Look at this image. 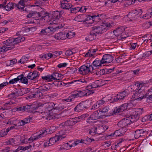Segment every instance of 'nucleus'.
I'll use <instances>...</instances> for the list:
<instances>
[{
	"instance_id": "nucleus-15",
	"label": "nucleus",
	"mask_w": 152,
	"mask_h": 152,
	"mask_svg": "<svg viewBox=\"0 0 152 152\" xmlns=\"http://www.w3.org/2000/svg\"><path fill=\"white\" fill-rule=\"evenodd\" d=\"M38 77L37 71H34L33 72H30L27 76L28 79L33 80V82L38 79Z\"/></svg>"
},
{
	"instance_id": "nucleus-23",
	"label": "nucleus",
	"mask_w": 152,
	"mask_h": 152,
	"mask_svg": "<svg viewBox=\"0 0 152 152\" xmlns=\"http://www.w3.org/2000/svg\"><path fill=\"white\" fill-rule=\"evenodd\" d=\"M43 13L42 12H41L40 13H39V12H32V14H33V17H32L33 18H38V17L42 16V18H44L46 16L48 13L47 12L45 13V14H46L45 15V16H42V14Z\"/></svg>"
},
{
	"instance_id": "nucleus-2",
	"label": "nucleus",
	"mask_w": 152,
	"mask_h": 152,
	"mask_svg": "<svg viewBox=\"0 0 152 152\" xmlns=\"http://www.w3.org/2000/svg\"><path fill=\"white\" fill-rule=\"evenodd\" d=\"M111 26L110 23H104L102 25L99 26H95L91 28L92 31H93L95 34H102L105 32L108 27H110Z\"/></svg>"
},
{
	"instance_id": "nucleus-31",
	"label": "nucleus",
	"mask_w": 152,
	"mask_h": 152,
	"mask_svg": "<svg viewBox=\"0 0 152 152\" xmlns=\"http://www.w3.org/2000/svg\"><path fill=\"white\" fill-rule=\"evenodd\" d=\"M148 94L147 93L145 94L144 96H141L139 97L138 98H136L135 99L136 100H138L139 101L141 100L142 99L144 98H146L147 99H149L151 100H152V94L151 95H149L148 96Z\"/></svg>"
},
{
	"instance_id": "nucleus-40",
	"label": "nucleus",
	"mask_w": 152,
	"mask_h": 152,
	"mask_svg": "<svg viewBox=\"0 0 152 152\" xmlns=\"http://www.w3.org/2000/svg\"><path fill=\"white\" fill-rule=\"evenodd\" d=\"M144 83H140L139 82H137L135 83L134 85L133 86V88H137V90H138V89H139L141 86H144Z\"/></svg>"
},
{
	"instance_id": "nucleus-47",
	"label": "nucleus",
	"mask_w": 152,
	"mask_h": 152,
	"mask_svg": "<svg viewBox=\"0 0 152 152\" xmlns=\"http://www.w3.org/2000/svg\"><path fill=\"white\" fill-rule=\"evenodd\" d=\"M19 75L17 77L13 79L10 80L9 83L10 84H14V83H17L18 81L20 80V78H19Z\"/></svg>"
},
{
	"instance_id": "nucleus-64",
	"label": "nucleus",
	"mask_w": 152,
	"mask_h": 152,
	"mask_svg": "<svg viewBox=\"0 0 152 152\" xmlns=\"http://www.w3.org/2000/svg\"><path fill=\"white\" fill-rule=\"evenodd\" d=\"M72 54V51L70 50H66L65 52V55L67 56H70Z\"/></svg>"
},
{
	"instance_id": "nucleus-25",
	"label": "nucleus",
	"mask_w": 152,
	"mask_h": 152,
	"mask_svg": "<svg viewBox=\"0 0 152 152\" xmlns=\"http://www.w3.org/2000/svg\"><path fill=\"white\" fill-rule=\"evenodd\" d=\"M110 81V80H100L96 81V84L98 87H100L105 84L107 83L108 81Z\"/></svg>"
},
{
	"instance_id": "nucleus-43",
	"label": "nucleus",
	"mask_w": 152,
	"mask_h": 152,
	"mask_svg": "<svg viewBox=\"0 0 152 152\" xmlns=\"http://www.w3.org/2000/svg\"><path fill=\"white\" fill-rule=\"evenodd\" d=\"M105 98L103 97L102 99L101 100L98 101L97 104L98 105V107H100L105 102H107V100L105 99Z\"/></svg>"
},
{
	"instance_id": "nucleus-1",
	"label": "nucleus",
	"mask_w": 152,
	"mask_h": 152,
	"mask_svg": "<svg viewBox=\"0 0 152 152\" xmlns=\"http://www.w3.org/2000/svg\"><path fill=\"white\" fill-rule=\"evenodd\" d=\"M31 147L32 146L31 145L25 147L23 146H20L15 150H11L9 147H7L2 150V152H29L31 150H27Z\"/></svg>"
},
{
	"instance_id": "nucleus-18",
	"label": "nucleus",
	"mask_w": 152,
	"mask_h": 152,
	"mask_svg": "<svg viewBox=\"0 0 152 152\" xmlns=\"http://www.w3.org/2000/svg\"><path fill=\"white\" fill-rule=\"evenodd\" d=\"M78 71L80 74L83 75H86L89 72L87 65H83L80 67Z\"/></svg>"
},
{
	"instance_id": "nucleus-38",
	"label": "nucleus",
	"mask_w": 152,
	"mask_h": 152,
	"mask_svg": "<svg viewBox=\"0 0 152 152\" xmlns=\"http://www.w3.org/2000/svg\"><path fill=\"white\" fill-rule=\"evenodd\" d=\"M12 47H6V46H3L2 47L0 48V53H4L8 50H10L12 49L13 46Z\"/></svg>"
},
{
	"instance_id": "nucleus-3",
	"label": "nucleus",
	"mask_w": 152,
	"mask_h": 152,
	"mask_svg": "<svg viewBox=\"0 0 152 152\" xmlns=\"http://www.w3.org/2000/svg\"><path fill=\"white\" fill-rule=\"evenodd\" d=\"M143 111V108H136L134 112L133 113V114L130 116L128 117L130 118L131 123L132 122L137 121L139 119L140 115L142 113Z\"/></svg>"
},
{
	"instance_id": "nucleus-32",
	"label": "nucleus",
	"mask_w": 152,
	"mask_h": 152,
	"mask_svg": "<svg viewBox=\"0 0 152 152\" xmlns=\"http://www.w3.org/2000/svg\"><path fill=\"white\" fill-rule=\"evenodd\" d=\"M30 107V105H27L19 107L18 110L20 111L23 112L24 111H28Z\"/></svg>"
},
{
	"instance_id": "nucleus-33",
	"label": "nucleus",
	"mask_w": 152,
	"mask_h": 152,
	"mask_svg": "<svg viewBox=\"0 0 152 152\" xmlns=\"http://www.w3.org/2000/svg\"><path fill=\"white\" fill-rule=\"evenodd\" d=\"M99 17V15L97 14V15H94L93 16H91L90 15H88V16H87V17L86 18V19H85V20H82L81 21V22L83 21V22H85L86 21H88L89 20H91V18H92V19L93 21H94L95 20V19L96 18H98Z\"/></svg>"
},
{
	"instance_id": "nucleus-22",
	"label": "nucleus",
	"mask_w": 152,
	"mask_h": 152,
	"mask_svg": "<svg viewBox=\"0 0 152 152\" xmlns=\"http://www.w3.org/2000/svg\"><path fill=\"white\" fill-rule=\"evenodd\" d=\"M125 31L124 28L123 27H119L116 30L113 31L114 34L116 36H118L122 34L123 31Z\"/></svg>"
},
{
	"instance_id": "nucleus-16",
	"label": "nucleus",
	"mask_w": 152,
	"mask_h": 152,
	"mask_svg": "<svg viewBox=\"0 0 152 152\" xmlns=\"http://www.w3.org/2000/svg\"><path fill=\"white\" fill-rule=\"evenodd\" d=\"M61 7L65 9H71L72 6V4L66 0H62L61 1Z\"/></svg>"
},
{
	"instance_id": "nucleus-8",
	"label": "nucleus",
	"mask_w": 152,
	"mask_h": 152,
	"mask_svg": "<svg viewBox=\"0 0 152 152\" xmlns=\"http://www.w3.org/2000/svg\"><path fill=\"white\" fill-rule=\"evenodd\" d=\"M130 118L126 117L121 120L118 123L119 127L124 128L130 124H131Z\"/></svg>"
},
{
	"instance_id": "nucleus-27",
	"label": "nucleus",
	"mask_w": 152,
	"mask_h": 152,
	"mask_svg": "<svg viewBox=\"0 0 152 152\" xmlns=\"http://www.w3.org/2000/svg\"><path fill=\"white\" fill-rule=\"evenodd\" d=\"M86 83V82L85 81L84 79H80L79 80H75L74 81H72L71 82H69L67 84H74V85H76V84L81 85H83V83Z\"/></svg>"
},
{
	"instance_id": "nucleus-24",
	"label": "nucleus",
	"mask_w": 152,
	"mask_h": 152,
	"mask_svg": "<svg viewBox=\"0 0 152 152\" xmlns=\"http://www.w3.org/2000/svg\"><path fill=\"white\" fill-rule=\"evenodd\" d=\"M15 3L10 2L6 5L4 6V9L7 11L12 10L14 7Z\"/></svg>"
},
{
	"instance_id": "nucleus-7",
	"label": "nucleus",
	"mask_w": 152,
	"mask_h": 152,
	"mask_svg": "<svg viewBox=\"0 0 152 152\" xmlns=\"http://www.w3.org/2000/svg\"><path fill=\"white\" fill-rule=\"evenodd\" d=\"M88 108V106L86 104V102L82 101L78 104L74 108L76 112L81 111Z\"/></svg>"
},
{
	"instance_id": "nucleus-28",
	"label": "nucleus",
	"mask_w": 152,
	"mask_h": 152,
	"mask_svg": "<svg viewBox=\"0 0 152 152\" xmlns=\"http://www.w3.org/2000/svg\"><path fill=\"white\" fill-rule=\"evenodd\" d=\"M41 78L44 80H46L48 82L52 81L53 79H55L51 75H49L45 76H42Z\"/></svg>"
},
{
	"instance_id": "nucleus-17",
	"label": "nucleus",
	"mask_w": 152,
	"mask_h": 152,
	"mask_svg": "<svg viewBox=\"0 0 152 152\" xmlns=\"http://www.w3.org/2000/svg\"><path fill=\"white\" fill-rule=\"evenodd\" d=\"M14 38H12L10 37L6 41H4V43L6 45V47H12V46H13L12 49L14 48L15 47V45H14Z\"/></svg>"
},
{
	"instance_id": "nucleus-54",
	"label": "nucleus",
	"mask_w": 152,
	"mask_h": 152,
	"mask_svg": "<svg viewBox=\"0 0 152 152\" xmlns=\"http://www.w3.org/2000/svg\"><path fill=\"white\" fill-rule=\"evenodd\" d=\"M56 142L55 137H52L49 139L48 145L51 146Z\"/></svg>"
},
{
	"instance_id": "nucleus-41",
	"label": "nucleus",
	"mask_w": 152,
	"mask_h": 152,
	"mask_svg": "<svg viewBox=\"0 0 152 152\" xmlns=\"http://www.w3.org/2000/svg\"><path fill=\"white\" fill-rule=\"evenodd\" d=\"M102 62L103 61L102 60L101 61H94L92 63V64L94 66H101L102 64H104L103 63H102L103 62Z\"/></svg>"
},
{
	"instance_id": "nucleus-20",
	"label": "nucleus",
	"mask_w": 152,
	"mask_h": 152,
	"mask_svg": "<svg viewBox=\"0 0 152 152\" xmlns=\"http://www.w3.org/2000/svg\"><path fill=\"white\" fill-rule=\"evenodd\" d=\"M51 75L53 77V78H55L53 79V80H56V81H54L53 82V83L56 86H58L59 84L58 83L60 82L59 81H56L60 80V78H58V77L59 75V73L56 72H54Z\"/></svg>"
},
{
	"instance_id": "nucleus-56",
	"label": "nucleus",
	"mask_w": 152,
	"mask_h": 152,
	"mask_svg": "<svg viewBox=\"0 0 152 152\" xmlns=\"http://www.w3.org/2000/svg\"><path fill=\"white\" fill-rule=\"evenodd\" d=\"M121 110L123 112L127 109V105L126 104H122L120 106Z\"/></svg>"
},
{
	"instance_id": "nucleus-52",
	"label": "nucleus",
	"mask_w": 152,
	"mask_h": 152,
	"mask_svg": "<svg viewBox=\"0 0 152 152\" xmlns=\"http://www.w3.org/2000/svg\"><path fill=\"white\" fill-rule=\"evenodd\" d=\"M97 75H101L105 74V69H102L99 71H97L96 72Z\"/></svg>"
},
{
	"instance_id": "nucleus-14",
	"label": "nucleus",
	"mask_w": 152,
	"mask_h": 152,
	"mask_svg": "<svg viewBox=\"0 0 152 152\" xmlns=\"http://www.w3.org/2000/svg\"><path fill=\"white\" fill-rule=\"evenodd\" d=\"M147 131L145 129H137L135 131L134 137L138 138L141 136H143L146 133Z\"/></svg>"
},
{
	"instance_id": "nucleus-51",
	"label": "nucleus",
	"mask_w": 152,
	"mask_h": 152,
	"mask_svg": "<svg viewBox=\"0 0 152 152\" xmlns=\"http://www.w3.org/2000/svg\"><path fill=\"white\" fill-rule=\"evenodd\" d=\"M50 104L48 105V106L47 107V110L49 111V113L50 114L51 112H52V115H53V113H55V109H53V106H49Z\"/></svg>"
},
{
	"instance_id": "nucleus-45",
	"label": "nucleus",
	"mask_w": 152,
	"mask_h": 152,
	"mask_svg": "<svg viewBox=\"0 0 152 152\" xmlns=\"http://www.w3.org/2000/svg\"><path fill=\"white\" fill-rule=\"evenodd\" d=\"M97 128L94 127L90 129L89 131V134L92 135H94L96 134H98L96 132L97 131Z\"/></svg>"
},
{
	"instance_id": "nucleus-60",
	"label": "nucleus",
	"mask_w": 152,
	"mask_h": 152,
	"mask_svg": "<svg viewBox=\"0 0 152 152\" xmlns=\"http://www.w3.org/2000/svg\"><path fill=\"white\" fill-rule=\"evenodd\" d=\"M72 119L75 124L81 121L80 118V117H79V116L74 118H72Z\"/></svg>"
},
{
	"instance_id": "nucleus-49",
	"label": "nucleus",
	"mask_w": 152,
	"mask_h": 152,
	"mask_svg": "<svg viewBox=\"0 0 152 152\" xmlns=\"http://www.w3.org/2000/svg\"><path fill=\"white\" fill-rule=\"evenodd\" d=\"M87 87L89 89H91L98 88V87L96 84V81L95 82L93 83L91 85L87 86Z\"/></svg>"
},
{
	"instance_id": "nucleus-6",
	"label": "nucleus",
	"mask_w": 152,
	"mask_h": 152,
	"mask_svg": "<svg viewBox=\"0 0 152 152\" xmlns=\"http://www.w3.org/2000/svg\"><path fill=\"white\" fill-rule=\"evenodd\" d=\"M49 106H53V109H55V113H53V115H55L54 117L57 118H58V116H61V114L59 113L57 114V113H56V111L58 112L62 110L64 108V107L63 106H61V105H57V104H54L53 102H51L50 103Z\"/></svg>"
},
{
	"instance_id": "nucleus-61",
	"label": "nucleus",
	"mask_w": 152,
	"mask_h": 152,
	"mask_svg": "<svg viewBox=\"0 0 152 152\" xmlns=\"http://www.w3.org/2000/svg\"><path fill=\"white\" fill-rule=\"evenodd\" d=\"M53 55L51 53H47L45 56V58L46 59H49L53 57Z\"/></svg>"
},
{
	"instance_id": "nucleus-13",
	"label": "nucleus",
	"mask_w": 152,
	"mask_h": 152,
	"mask_svg": "<svg viewBox=\"0 0 152 152\" xmlns=\"http://www.w3.org/2000/svg\"><path fill=\"white\" fill-rule=\"evenodd\" d=\"M50 89V87L46 84H44L40 86L38 88H36V89H38L39 91H40L43 95L47 94L48 91Z\"/></svg>"
},
{
	"instance_id": "nucleus-10",
	"label": "nucleus",
	"mask_w": 152,
	"mask_h": 152,
	"mask_svg": "<svg viewBox=\"0 0 152 152\" xmlns=\"http://www.w3.org/2000/svg\"><path fill=\"white\" fill-rule=\"evenodd\" d=\"M104 64L110 63L113 60V56L110 54H107L104 55L102 58Z\"/></svg>"
},
{
	"instance_id": "nucleus-12",
	"label": "nucleus",
	"mask_w": 152,
	"mask_h": 152,
	"mask_svg": "<svg viewBox=\"0 0 152 152\" xmlns=\"http://www.w3.org/2000/svg\"><path fill=\"white\" fill-rule=\"evenodd\" d=\"M97 120L99 118H103V115L101 114L99 110L95 111L88 118V120Z\"/></svg>"
},
{
	"instance_id": "nucleus-44",
	"label": "nucleus",
	"mask_w": 152,
	"mask_h": 152,
	"mask_svg": "<svg viewBox=\"0 0 152 152\" xmlns=\"http://www.w3.org/2000/svg\"><path fill=\"white\" fill-rule=\"evenodd\" d=\"M83 143L88 145L91 142V138L86 137H85L84 139H83Z\"/></svg>"
},
{
	"instance_id": "nucleus-5",
	"label": "nucleus",
	"mask_w": 152,
	"mask_h": 152,
	"mask_svg": "<svg viewBox=\"0 0 152 152\" xmlns=\"http://www.w3.org/2000/svg\"><path fill=\"white\" fill-rule=\"evenodd\" d=\"M129 94L128 90L125 89L123 91L118 92L116 96L114 97L112 102H117L119 100L123 99L125 97L127 96Z\"/></svg>"
},
{
	"instance_id": "nucleus-34",
	"label": "nucleus",
	"mask_w": 152,
	"mask_h": 152,
	"mask_svg": "<svg viewBox=\"0 0 152 152\" xmlns=\"http://www.w3.org/2000/svg\"><path fill=\"white\" fill-rule=\"evenodd\" d=\"M109 108L107 107H105L102 109H100L99 110V111L100 113L103 115V118L104 116H105L104 114L107 112Z\"/></svg>"
},
{
	"instance_id": "nucleus-21",
	"label": "nucleus",
	"mask_w": 152,
	"mask_h": 152,
	"mask_svg": "<svg viewBox=\"0 0 152 152\" xmlns=\"http://www.w3.org/2000/svg\"><path fill=\"white\" fill-rule=\"evenodd\" d=\"M96 35L93 31H91L90 32V34L85 38V39L87 41H92L96 38Z\"/></svg>"
},
{
	"instance_id": "nucleus-62",
	"label": "nucleus",
	"mask_w": 152,
	"mask_h": 152,
	"mask_svg": "<svg viewBox=\"0 0 152 152\" xmlns=\"http://www.w3.org/2000/svg\"><path fill=\"white\" fill-rule=\"evenodd\" d=\"M122 134L120 133L119 130L115 131L114 133L113 134V135H115V136H121Z\"/></svg>"
},
{
	"instance_id": "nucleus-4",
	"label": "nucleus",
	"mask_w": 152,
	"mask_h": 152,
	"mask_svg": "<svg viewBox=\"0 0 152 152\" xmlns=\"http://www.w3.org/2000/svg\"><path fill=\"white\" fill-rule=\"evenodd\" d=\"M142 13V11L141 9L138 10H133L131 12L127 15V16L130 21L135 20L137 17L140 16Z\"/></svg>"
},
{
	"instance_id": "nucleus-35",
	"label": "nucleus",
	"mask_w": 152,
	"mask_h": 152,
	"mask_svg": "<svg viewBox=\"0 0 152 152\" xmlns=\"http://www.w3.org/2000/svg\"><path fill=\"white\" fill-rule=\"evenodd\" d=\"M77 92L78 94L77 95H78V97H82L86 96H87V92L85 91V89L82 91H77Z\"/></svg>"
},
{
	"instance_id": "nucleus-30",
	"label": "nucleus",
	"mask_w": 152,
	"mask_h": 152,
	"mask_svg": "<svg viewBox=\"0 0 152 152\" xmlns=\"http://www.w3.org/2000/svg\"><path fill=\"white\" fill-rule=\"evenodd\" d=\"M52 17L54 19H58L61 16V13L57 11L53 12L52 14Z\"/></svg>"
},
{
	"instance_id": "nucleus-53",
	"label": "nucleus",
	"mask_w": 152,
	"mask_h": 152,
	"mask_svg": "<svg viewBox=\"0 0 152 152\" xmlns=\"http://www.w3.org/2000/svg\"><path fill=\"white\" fill-rule=\"evenodd\" d=\"M64 135H60V136H56L54 137L56 142H57L58 141L61 140L62 139H64L65 137Z\"/></svg>"
},
{
	"instance_id": "nucleus-58",
	"label": "nucleus",
	"mask_w": 152,
	"mask_h": 152,
	"mask_svg": "<svg viewBox=\"0 0 152 152\" xmlns=\"http://www.w3.org/2000/svg\"><path fill=\"white\" fill-rule=\"evenodd\" d=\"M15 104V102H13L11 101H10V102L5 103L4 104V105L6 107H10L11 108V106H9L10 105Z\"/></svg>"
},
{
	"instance_id": "nucleus-46",
	"label": "nucleus",
	"mask_w": 152,
	"mask_h": 152,
	"mask_svg": "<svg viewBox=\"0 0 152 152\" xmlns=\"http://www.w3.org/2000/svg\"><path fill=\"white\" fill-rule=\"evenodd\" d=\"M97 133L99 134H102L105 131V130L103 126L98 127L97 128Z\"/></svg>"
},
{
	"instance_id": "nucleus-42",
	"label": "nucleus",
	"mask_w": 152,
	"mask_h": 152,
	"mask_svg": "<svg viewBox=\"0 0 152 152\" xmlns=\"http://www.w3.org/2000/svg\"><path fill=\"white\" fill-rule=\"evenodd\" d=\"M82 11V8H80L79 7L72 8L70 9V11L71 13H76L78 12H81Z\"/></svg>"
},
{
	"instance_id": "nucleus-39",
	"label": "nucleus",
	"mask_w": 152,
	"mask_h": 152,
	"mask_svg": "<svg viewBox=\"0 0 152 152\" xmlns=\"http://www.w3.org/2000/svg\"><path fill=\"white\" fill-rule=\"evenodd\" d=\"M65 124L67 126H73L75 124L72 118L67 120L65 122Z\"/></svg>"
},
{
	"instance_id": "nucleus-36",
	"label": "nucleus",
	"mask_w": 152,
	"mask_h": 152,
	"mask_svg": "<svg viewBox=\"0 0 152 152\" xmlns=\"http://www.w3.org/2000/svg\"><path fill=\"white\" fill-rule=\"evenodd\" d=\"M9 132V130L7 129H3L2 130L0 131V137H4L7 135L8 132Z\"/></svg>"
},
{
	"instance_id": "nucleus-50",
	"label": "nucleus",
	"mask_w": 152,
	"mask_h": 152,
	"mask_svg": "<svg viewBox=\"0 0 152 152\" xmlns=\"http://www.w3.org/2000/svg\"><path fill=\"white\" fill-rule=\"evenodd\" d=\"M71 95L70 96V97H72L71 98H72V100H73L76 97H77V96H78V95H77L78 94L77 91H73Z\"/></svg>"
},
{
	"instance_id": "nucleus-19",
	"label": "nucleus",
	"mask_w": 152,
	"mask_h": 152,
	"mask_svg": "<svg viewBox=\"0 0 152 152\" xmlns=\"http://www.w3.org/2000/svg\"><path fill=\"white\" fill-rule=\"evenodd\" d=\"M43 105L42 104H38L37 105H30V108L29 109L28 111L32 113H34L35 112H39L37 110H38V109L39 107H42Z\"/></svg>"
},
{
	"instance_id": "nucleus-57",
	"label": "nucleus",
	"mask_w": 152,
	"mask_h": 152,
	"mask_svg": "<svg viewBox=\"0 0 152 152\" xmlns=\"http://www.w3.org/2000/svg\"><path fill=\"white\" fill-rule=\"evenodd\" d=\"M16 94H15V92H12L10 94H9L7 97H10V98L12 99H13L14 98H16V97H17L16 96Z\"/></svg>"
},
{
	"instance_id": "nucleus-55",
	"label": "nucleus",
	"mask_w": 152,
	"mask_h": 152,
	"mask_svg": "<svg viewBox=\"0 0 152 152\" xmlns=\"http://www.w3.org/2000/svg\"><path fill=\"white\" fill-rule=\"evenodd\" d=\"M44 133L45 132H43L41 134H39L37 136L34 137V138H32L31 139V140H32V141H33L35 140H37V139H38V138H39L40 137H44Z\"/></svg>"
},
{
	"instance_id": "nucleus-29",
	"label": "nucleus",
	"mask_w": 152,
	"mask_h": 152,
	"mask_svg": "<svg viewBox=\"0 0 152 152\" xmlns=\"http://www.w3.org/2000/svg\"><path fill=\"white\" fill-rule=\"evenodd\" d=\"M19 77H20L19 78H20V80L21 83L26 84H28V79L27 78L24 77L23 74L19 75Z\"/></svg>"
},
{
	"instance_id": "nucleus-9",
	"label": "nucleus",
	"mask_w": 152,
	"mask_h": 152,
	"mask_svg": "<svg viewBox=\"0 0 152 152\" xmlns=\"http://www.w3.org/2000/svg\"><path fill=\"white\" fill-rule=\"evenodd\" d=\"M68 33L65 32H60L56 34L54 36V37L58 40H64L69 37Z\"/></svg>"
},
{
	"instance_id": "nucleus-63",
	"label": "nucleus",
	"mask_w": 152,
	"mask_h": 152,
	"mask_svg": "<svg viewBox=\"0 0 152 152\" xmlns=\"http://www.w3.org/2000/svg\"><path fill=\"white\" fill-rule=\"evenodd\" d=\"M67 65L68 64L66 63H61L58 65V67L59 68H61L62 67H66Z\"/></svg>"
},
{
	"instance_id": "nucleus-48",
	"label": "nucleus",
	"mask_w": 152,
	"mask_h": 152,
	"mask_svg": "<svg viewBox=\"0 0 152 152\" xmlns=\"http://www.w3.org/2000/svg\"><path fill=\"white\" fill-rule=\"evenodd\" d=\"M92 64H91V63H87V66L88 67L89 72H92L93 70L95 69Z\"/></svg>"
},
{
	"instance_id": "nucleus-11",
	"label": "nucleus",
	"mask_w": 152,
	"mask_h": 152,
	"mask_svg": "<svg viewBox=\"0 0 152 152\" xmlns=\"http://www.w3.org/2000/svg\"><path fill=\"white\" fill-rule=\"evenodd\" d=\"M145 87L144 86H141L138 90L136 91L135 93L132 96V98L134 99V100H136L135 99L136 98H138V97L140 96V95L144 96V94H145V91L144 90Z\"/></svg>"
},
{
	"instance_id": "nucleus-59",
	"label": "nucleus",
	"mask_w": 152,
	"mask_h": 152,
	"mask_svg": "<svg viewBox=\"0 0 152 152\" xmlns=\"http://www.w3.org/2000/svg\"><path fill=\"white\" fill-rule=\"evenodd\" d=\"M26 59H28V58L26 57L25 56H23L22 58L20 59V60H19L18 61V63H22V62L23 64H24L25 63H26V61H24V60H25L26 59Z\"/></svg>"
},
{
	"instance_id": "nucleus-37",
	"label": "nucleus",
	"mask_w": 152,
	"mask_h": 152,
	"mask_svg": "<svg viewBox=\"0 0 152 152\" xmlns=\"http://www.w3.org/2000/svg\"><path fill=\"white\" fill-rule=\"evenodd\" d=\"M24 90V89L22 90L21 89H16L15 92V94H16V96L17 97L19 96H22L23 94H25V92H24V94H23V91Z\"/></svg>"
},
{
	"instance_id": "nucleus-26",
	"label": "nucleus",
	"mask_w": 152,
	"mask_h": 152,
	"mask_svg": "<svg viewBox=\"0 0 152 152\" xmlns=\"http://www.w3.org/2000/svg\"><path fill=\"white\" fill-rule=\"evenodd\" d=\"M43 94L40 91H39L38 89H35L34 91V95L35 98H39L42 97Z\"/></svg>"
}]
</instances>
